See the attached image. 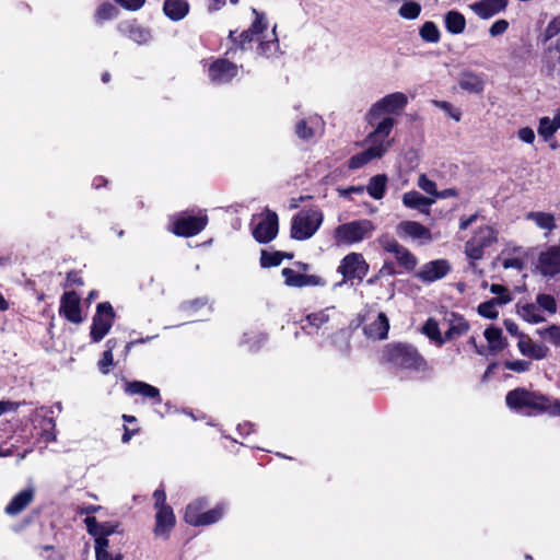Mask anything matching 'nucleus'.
Returning a JSON list of instances; mask_svg holds the SVG:
<instances>
[{
  "label": "nucleus",
  "instance_id": "41",
  "mask_svg": "<svg viewBox=\"0 0 560 560\" xmlns=\"http://www.w3.org/2000/svg\"><path fill=\"white\" fill-rule=\"evenodd\" d=\"M423 334L430 338L432 341L436 343V346L441 347L446 341L445 337H442L439 324L436 320L430 318L425 322L422 327Z\"/></svg>",
  "mask_w": 560,
  "mask_h": 560
},
{
  "label": "nucleus",
  "instance_id": "11",
  "mask_svg": "<svg viewBox=\"0 0 560 560\" xmlns=\"http://www.w3.org/2000/svg\"><path fill=\"white\" fill-rule=\"evenodd\" d=\"M378 245L387 253L394 255L397 262L407 270H412L417 266L416 256L405 246L400 245L393 236L382 234L377 238Z\"/></svg>",
  "mask_w": 560,
  "mask_h": 560
},
{
  "label": "nucleus",
  "instance_id": "56",
  "mask_svg": "<svg viewBox=\"0 0 560 560\" xmlns=\"http://www.w3.org/2000/svg\"><path fill=\"white\" fill-rule=\"evenodd\" d=\"M517 137L521 141L525 142V143H533L534 140H535V132L532 128L529 127H523L518 130L517 132Z\"/></svg>",
  "mask_w": 560,
  "mask_h": 560
},
{
  "label": "nucleus",
  "instance_id": "29",
  "mask_svg": "<svg viewBox=\"0 0 560 560\" xmlns=\"http://www.w3.org/2000/svg\"><path fill=\"white\" fill-rule=\"evenodd\" d=\"M174 525L175 516L172 508L159 509L156 513L154 534L156 536H167Z\"/></svg>",
  "mask_w": 560,
  "mask_h": 560
},
{
  "label": "nucleus",
  "instance_id": "19",
  "mask_svg": "<svg viewBox=\"0 0 560 560\" xmlns=\"http://www.w3.org/2000/svg\"><path fill=\"white\" fill-rule=\"evenodd\" d=\"M339 313L335 306H328L317 312L311 313L306 316L305 320L310 327L316 330L320 328H328L332 324L337 323Z\"/></svg>",
  "mask_w": 560,
  "mask_h": 560
},
{
  "label": "nucleus",
  "instance_id": "6",
  "mask_svg": "<svg viewBox=\"0 0 560 560\" xmlns=\"http://www.w3.org/2000/svg\"><path fill=\"white\" fill-rule=\"evenodd\" d=\"M375 231V224L369 219L353 220L338 225L332 238L338 246H351L370 238Z\"/></svg>",
  "mask_w": 560,
  "mask_h": 560
},
{
  "label": "nucleus",
  "instance_id": "14",
  "mask_svg": "<svg viewBox=\"0 0 560 560\" xmlns=\"http://www.w3.org/2000/svg\"><path fill=\"white\" fill-rule=\"evenodd\" d=\"M451 271V264L446 259L431 260L417 271L416 277L430 283L445 278Z\"/></svg>",
  "mask_w": 560,
  "mask_h": 560
},
{
  "label": "nucleus",
  "instance_id": "51",
  "mask_svg": "<svg viewBox=\"0 0 560 560\" xmlns=\"http://www.w3.org/2000/svg\"><path fill=\"white\" fill-rule=\"evenodd\" d=\"M418 186L420 189H422L424 192L433 196V198L436 195V184L427 177V175L421 174L418 178Z\"/></svg>",
  "mask_w": 560,
  "mask_h": 560
},
{
  "label": "nucleus",
  "instance_id": "33",
  "mask_svg": "<svg viewBox=\"0 0 560 560\" xmlns=\"http://www.w3.org/2000/svg\"><path fill=\"white\" fill-rule=\"evenodd\" d=\"M560 129V110L556 113L553 118L541 117L538 126V133L548 140Z\"/></svg>",
  "mask_w": 560,
  "mask_h": 560
},
{
  "label": "nucleus",
  "instance_id": "21",
  "mask_svg": "<svg viewBox=\"0 0 560 560\" xmlns=\"http://www.w3.org/2000/svg\"><path fill=\"white\" fill-rule=\"evenodd\" d=\"M506 4L505 0H480L469 4V8L480 19L487 20L503 11Z\"/></svg>",
  "mask_w": 560,
  "mask_h": 560
},
{
  "label": "nucleus",
  "instance_id": "47",
  "mask_svg": "<svg viewBox=\"0 0 560 560\" xmlns=\"http://www.w3.org/2000/svg\"><path fill=\"white\" fill-rule=\"evenodd\" d=\"M536 303L540 311L544 310L550 314H553L557 311L556 300L550 294H538Z\"/></svg>",
  "mask_w": 560,
  "mask_h": 560
},
{
  "label": "nucleus",
  "instance_id": "37",
  "mask_svg": "<svg viewBox=\"0 0 560 560\" xmlns=\"http://www.w3.org/2000/svg\"><path fill=\"white\" fill-rule=\"evenodd\" d=\"M486 340L488 341V348L490 352L497 353L505 347L502 338V330L500 328L490 327L483 332Z\"/></svg>",
  "mask_w": 560,
  "mask_h": 560
},
{
  "label": "nucleus",
  "instance_id": "45",
  "mask_svg": "<svg viewBox=\"0 0 560 560\" xmlns=\"http://www.w3.org/2000/svg\"><path fill=\"white\" fill-rule=\"evenodd\" d=\"M284 256L289 258L291 257V255H284L283 253L280 252L267 253L266 250H262L260 256V265L265 268L278 266L281 264L282 258Z\"/></svg>",
  "mask_w": 560,
  "mask_h": 560
},
{
  "label": "nucleus",
  "instance_id": "25",
  "mask_svg": "<svg viewBox=\"0 0 560 560\" xmlns=\"http://www.w3.org/2000/svg\"><path fill=\"white\" fill-rule=\"evenodd\" d=\"M520 352L528 358L541 360L547 357L548 348L541 343H535L530 338L522 336L517 342Z\"/></svg>",
  "mask_w": 560,
  "mask_h": 560
},
{
  "label": "nucleus",
  "instance_id": "61",
  "mask_svg": "<svg viewBox=\"0 0 560 560\" xmlns=\"http://www.w3.org/2000/svg\"><path fill=\"white\" fill-rule=\"evenodd\" d=\"M364 190L365 188L363 186H352L346 189H339L338 191L341 197H349L350 194L362 195Z\"/></svg>",
  "mask_w": 560,
  "mask_h": 560
},
{
  "label": "nucleus",
  "instance_id": "42",
  "mask_svg": "<svg viewBox=\"0 0 560 560\" xmlns=\"http://www.w3.org/2000/svg\"><path fill=\"white\" fill-rule=\"evenodd\" d=\"M108 539H96L95 553L96 560H121L119 555H112L108 550Z\"/></svg>",
  "mask_w": 560,
  "mask_h": 560
},
{
  "label": "nucleus",
  "instance_id": "1",
  "mask_svg": "<svg viewBox=\"0 0 560 560\" xmlns=\"http://www.w3.org/2000/svg\"><path fill=\"white\" fill-rule=\"evenodd\" d=\"M255 20L252 26L243 31L240 35V44L245 48L246 44L252 42L258 43V54L265 57H271L279 50V42L276 34V27L271 32H267L268 23L264 13H259L256 9H252Z\"/></svg>",
  "mask_w": 560,
  "mask_h": 560
},
{
  "label": "nucleus",
  "instance_id": "55",
  "mask_svg": "<svg viewBox=\"0 0 560 560\" xmlns=\"http://www.w3.org/2000/svg\"><path fill=\"white\" fill-rule=\"evenodd\" d=\"M508 27H509L508 21L498 20L491 25L489 33L491 36L495 37V36H499L501 34L505 33Z\"/></svg>",
  "mask_w": 560,
  "mask_h": 560
},
{
  "label": "nucleus",
  "instance_id": "10",
  "mask_svg": "<svg viewBox=\"0 0 560 560\" xmlns=\"http://www.w3.org/2000/svg\"><path fill=\"white\" fill-rule=\"evenodd\" d=\"M115 313L108 302L100 303L93 316L90 336L93 342H100L113 326Z\"/></svg>",
  "mask_w": 560,
  "mask_h": 560
},
{
  "label": "nucleus",
  "instance_id": "34",
  "mask_svg": "<svg viewBox=\"0 0 560 560\" xmlns=\"http://www.w3.org/2000/svg\"><path fill=\"white\" fill-rule=\"evenodd\" d=\"M224 514V508L222 505H218L214 509L207 511L202 514L201 518H197L192 516L191 512H189V524L194 526H203V525H210L219 520Z\"/></svg>",
  "mask_w": 560,
  "mask_h": 560
},
{
  "label": "nucleus",
  "instance_id": "59",
  "mask_svg": "<svg viewBox=\"0 0 560 560\" xmlns=\"http://www.w3.org/2000/svg\"><path fill=\"white\" fill-rule=\"evenodd\" d=\"M19 406H20V404L15 402V401H10V400L0 401V416H2L5 412H9V411H16Z\"/></svg>",
  "mask_w": 560,
  "mask_h": 560
},
{
  "label": "nucleus",
  "instance_id": "52",
  "mask_svg": "<svg viewBox=\"0 0 560 560\" xmlns=\"http://www.w3.org/2000/svg\"><path fill=\"white\" fill-rule=\"evenodd\" d=\"M113 365H114L113 352H110V350L104 351L102 358L100 359V361L97 363L100 371L103 374H108Z\"/></svg>",
  "mask_w": 560,
  "mask_h": 560
},
{
  "label": "nucleus",
  "instance_id": "13",
  "mask_svg": "<svg viewBox=\"0 0 560 560\" xmlns=\"http://www.w3.org/2000/svg\"><path fill=\"white\" fill-rule=\"evenodd\" d=\"M208 223L206 214L199 217L185 215L178 218L172 228V232L178 236H194L200 233Z\"/></svg>",
  "mask_w": 560,
  "mask_h": 560
},
{
  "label": "nucleus",
  "instance_id": "53",
  "mask_svg": "<svg viewBox=\"0 0 560 560\" xmlns=\"http://www.w3.org/2000/svg\"><path fill=\"white\" fill-rule=\"evenodd\" d=\"M84 523L86 525L88 533L94 536L96 540L100 536L101 523H98L94 516H86Z\"/></svg>",
  "mask_w": 560,
  "mask_h": 560
},
{
  "label": "nucleus",
  "instance_id": "32",
  "mask_svg": "<svg viewBox=\"0 0 560 560\" xmlns=\"http://www.w3.org/2000/svg\"><path fill=\"white\" fill-rule=\"evenodd\" d=\"M163 10L167 18L179 21L188 14L189 4L185 0H165Z\"/></svg>",
  "mask_w": 560,
  "mask_h": 560
},
{
  "label": "nucleus",
  "instance_id": "20",
  "mask_svg": "<svg viewBox=\"0 0 560 560\" xmlns=\"http://www.w3.org/2000/svg\"><path fill=\"white\" fill-rule=\"evenodd\" d=\"M281 273L284 278V283L288 287L303 288L322 284L319 277L314 275H304L291 268H283Z\"/></svg>",
  "mask_w": 560,
  "mask_h": 560
},
{
  "label": "nucleus",
  "instance_id": "43",
  "mask_svg": "<svg viewBox=\"0 0 560 560\" xmlns=\"http://www.w3.org/2000/svg\"><path fill=\"white\" fill-rule=\"evenodd\" d=\"M118 14V9L115 4L106 2L98 7L95 18L98 22L112 20Z\"/></svg>",
  "mask_w": 560,
  "mask_h": 560
},
{
  "label": "nucleus",
  "instance_id": "30",
  "mask_svg": "<svg viewBox=\"0 0 560 560\" xmlns=\"http://www.w3.org/2000/svg\"><path fill=\"white\" fill-rule=\"evenodd\" d=\"M125 390L129 395H141L149 398H154L156 404L161 402L160 390L144 382L133 381L126 383Z\"/></svg>",
  "mask_w": 560,
  "mask_h": 560
},
{
  "label": "nucleus",
  "instance_id": "54",
  "mask_svg": "<svg viewBox=\"0 0 560 560\" xmlns=\"http://www.w3.org/2000/svg\"><path fill=\"white\" fill-rule=\"evenodd\" d=\"M529 366H530V362L524 361V360L509 361L505 363V368L508 370L518 372V373L528 371Z\"/></svg>",
  "mask_w": 560,
  "mask_h": 560
},
{
  "label": "nucleus",
  "instance_id": "49",
  "mask_svg": "<svg viewBox=\"0 0 560 560\" xmlns=\"http://www.w3.org/2000/svg\"><path fill=\"white\" fill-rule=\"evenodd\" d=\"M433 104L440 109L444 110L454 120H460L462 112L459 108L454 107L452 104L445 101H433Z\"/></svg>",
  "mask_w": 560,
  "mask_h": 560
},
{
  "label": "nucleus",
  "instance_id": "35",
  "mask_svg": "<svg viewBox=\"0 0 560 560\" xmlns=\"http://www.w3.org/2000/svg\"><path fill=\"white\" fill-rule=\"evenodd\" d=\"M511 301L510 295L499 296L483 302L478 306V313L487 318L493 319L498 316L497 305H503Z\"/></svg>",
  "mask_w": 560,
  "mask_h": 560
},
{
  "label": "nucleus",
  "instance_id": "57",
  "mask_svg": "<svg viewBox=\"0 0 560 560\" xmlns=\"http://www.w3.org/2000/svg\"><path fill=\"white\" fill-rule=\"evenodd\" d=\"M153 498H154V506L156 510L159 509H163V508H170L167 504H166V494H165V491L163 489H156L153 493Z\"/></svg>",
  "mask_w": 560,
  "mask_h": 560
},
{
  "label": "nucleus",
  "instance_id": "5",
  "mask_svg": "<svg viewBox=\"0 0 560 560\" xmlns=\"http://www.w3.org/2000/svg\"><path fill=\"white\" fill-rule=\"evenodd\" d=\"M382 362L396 369L422 370L425 366L424 359L418 351L407 345H388L382 353Z\"/></svg>",
  "mask_w": 560,
  "mask_h": 560
},
{
  "label": "nucleus",
  "instance_id": "50",
  "mask_svg": "<svg viewBox=\"0 0 560 560\" xmlns=\"http://www.w3.org/2000/svg\"><path fill=\"white\" fill-rule=\"evenodd\" d=\"M560 33V14L555 16L544 31V39L549 40Z\"/></svg>",
  "mask_w": 560,
  "mask_h": 560
},
{
  "label": "nucleus",
  "instance_id": "58",
  "mask_svg": "<svg viewBox=\"0 0 560 560\" xmlns=\"http://www.w3.org/2000/svg\"><path fill=\"white\" fill-rule=\"evenodd\" d=\"M119 4L129 11H137L143 7L145 0H117Z\"/></svg>",
  "mask_w": 560,
  "mask_h": 560
},
{
  "label": "nucleus",
  "instance_id": "3",
  "mask_svg": "<svg viewBox=\"0 0 560 560\" xmlns=\"http://www.w3.org/2000/svg\"><path fill=\"white\" fill-rule=\"evenodd\" d=\"M407 104L408 96L405 93L394 92L387 94L371 106L365 116L366 121L373 129H376L377 125L384 120H392L390 133L396 124L394 116L399 115Z\"/></svg>",
  "mask_w": 560,
  "mask_h": 560
},
{
  "label": "nucleus",
  "instance_id": "15",
  "mask_svg": "<svg viewBox=\"0 0 560 560\" xmlns=\"http://www.w3.org/2000/svg\"><path fill=\"white\" fill-rule=\"evenodd\" d=\"M396 232L401 237H409L413 241L420 242L421 244L430 243L432 241L430 230L416 221H401L397 224Z\"/></svg>",
  "mask_w": 560,
  "mask_h": 560
},
{
  "label": "nucleus",
  "instance_id": "27",
  "mask_svg": "<svg viewBox=\"0 0 560 560\" xmlns=\"http://www.w3.org/2000/svg\"><path fill=\"white\" fill-rule=\"evenodd\" d=\"M458 84L463 90L475 94L481 93L485 89V80L482 75L472 71L462 72L458 79Z\"/></svg>",
  "mask_w": 560,
  "mask_h": 560
},
{
  "label": "nucleus",
  "instance_id": "48",
  "mask_svg": "<svg viewBox=\"0 0 560 560\" xmlns=\"http://www.w3.org/2000/svg\"><path fill=\"white\" fill-rule=\"evenodd\" d=\"M207 506V502L203 499H198L195 502L190 503L185 511V521L189 524V512H191L192 516L197 518H201L205 513L203 510Z\"/></svg>",
  "mask_w": 560,
  "mask_h": 560
},
{
  "label": "nucleus",
  "instance_id": "46",
  "mask_svg": "<svg viewBox=\"0 0 560 560\" xmlns=\"http://www.w3.org/2000/svg\"><path fill=\"white\" fill-rule=\"evenodd\" d=\"M421 5L417 2H406L399 9V15L407 20H415L420 15Z\"/></svg>",
  "mask_w": 560,
  "mask_h": 560
},
{
  "label": "nucleus",
  "instance_id": "28",
  "mask_svg": "<svg viewBox=\"0 0 560 560\" xmlns=\"http://www.w3.org/2000/svg\"><path fill=\"white\" fill-rule=\"evenodd\" d=\"M448 328L445 332L446 340H453L466 335L469 330L468 322L460 315L452 313L447 318Z\"/></svg>",
  "mask_w": 560,
  "mask_h": 560
},
{
  "label": "nucleus",
  "instance_id": "8",
  "mask_svg": "<svg viewBox=\"0 0 560 560\" xmlns=\"http://www.w3.org/2000/svg\"><path fill=\"white\" fill-rule=\"evenodd\" d=\"M498 242V231L488 224L480 225L465 244V255L470 260H480L485 250Z\"/></svg>",
  "mask_w": 560,
  "mask_h": 560
},
{
  "label": "nucleus",
  "instance_id": "38",
  "mask_svg": "<svg viewBox=\"0 0 560 560\" xmlns=\"http://www.w3.org/2000/svg\"><path fill=\"white\" fill-rule=\"evenodd\" d=\"M446 30L452 34H460L466 27L465 16L457 11H450L445 15Z\"/></svg>",
  "mask_w": 560,
  "mask_h": 560
},
{
  "label": "nucleus",
  "instance_id": "62",
  "mask_svg": "<svg viewBox=\"0 0 560 560\" xmlns=\"http://www.w3.org/2000/svg\"><path fill=\"white\" fill-rule=\"evenodd\" d=\"M547 334L551 342H553L557 346H560V327L551 326L547 330Z\"/></svg>",
  "mask_w": 560,
  "mask_h": 560
},
{
  "label": "nucleus",
  "instance_id": "18",
  "mask_svg": "<svg viewBox=\"0 0 560 560\" xmlns=\"http://www.w3.org/2000/svg\"><path fill=\"white\" fill-rule=\"evenodd\" d=\"M60 314L71 323L80 324L82 322L80 298L75 292L70 291L62 295L60 301Z\"/></svg>",
  "mask_w": 560,
  "mask_h": 560
},
{
  "label": "nucleus",
  "instance_id": "60",
  "mask_svg": "<svg viewBox=\"0 0 560 560\" xmlns=\"http://www.w3.org/2000/svg\"><path fill=\"white\" fill-rule=\"evenodd\" d=\"M115 528H116V526L110 523H102L100 536L97 539H101V538L107 539V537L115 532Z\"/></svg>",
  "mask_w": 560,
  "mask_h": 560
},
{
  "label": "nucleus",
  "instance_id": "31",
  "mask_svg": "<svg viewBox=\"0 0 560 560\" xmlns=\"http://www.w3.org/2000/svg\"><path fill=\"white\" fill-rule=\"evenodd\" d=\"M389 322L384 313H380L376 319L364 327L365 335L372 339H384L387 337Z\"/></svg>",
  "mask_w": 560,
  "mask_h": 560
},
{
  "label": "nucleus",
  "instance_id": "40",
  "mask_svg": "<svg viewBox=\"0 0 560 560\" xmlns=\"http://www.w3.org/2000/svg\"><path fill=\"white\" fill-rule=\"evenodd\" d=\"M518 314L528 323L537 324L545 320L539 307L533 303L522 305L518 310Z\"/></svg>",
  "mask_w": 560,
  "mask_h": 560
},
{
  "label": "nucleus",
  "instance_id": "23",
  "mask_svg": "<svg viewBox=\"0 0 560 560\" xmlns=\"http://www.w3.org/2000/svg\"><path fill=\"white\" fill-rule=\"evenodd\" d=\"M323 128L320 117L314 115L305 119H301L295 126V133L300 139L308 140L318 133Z\"/></svg>",
  "mask_w": 560,
  "mask_h": 560
},
{
  "label": "nucleus",
  "instance_id": "39",
  "mask_svg": "<svg viewBox=\"0 0 560 560\" xmlns=\"http://www.w3.org/2000/svg\"><path fill=\"white\" fill-rule=\"evenodd\" d=\"M386 183H387L386 175H384V174L375 175L370 179L365 189L372 198L378 200L384 197V194L386 190Z\"/></svg>",
  "mask_w": 560,
  "mask_h": 560
},
{
  "label": "nucleus",
  "instance_id": "36",
  "mask_svg": "<svg viewBox=\"0 0 560 560\" xmlns=\"http://www.w3.org/2000/svg\"><path fill=\"white\" fill-rule=\"evenodd\" d=\"M119 30L126 34H128L129 38L135 40L136 43L142 44L150 40L151 35L149 31L133 24V23H121L119 24Z\"/></svg>",
  "mask_w": 560,
  "mask_h": 560
},
{
  "label": "nucleus",
  "instance_id": "2",
  "mask_svg": "<svg viewBox=\"0 0 560 560\" xmlns=\"http://www.w3.org/2000/svg\"><path fill=\"white\" fill-rule=\"evenodd\" d=\"M392 120H384L377 125L376 129H373L366 137L369 148L349 160V167L357 170L369 163L374 159L382 158L388 148L392 145V140H388L389 128Z\"/></svg>",
  "mask_w": 560,
  "mask_h": 560
},
{
  "label": "nucleus",
  "instance_id": "7",
  "mask_svg": "<svg viewBox=\"0 0 560 560\" xmlns=\"http://www.w3.org/2000/svg\"><path fill=\"white\" fill-rule=\"evenodd\" d=\"M324 214L318 209L299 211L291 222V237L296 241L311 238L320 228Z\"/></svg>",
  "mask_w": 560,
  "mask_h": 560
},
{
  "label": "nucleus",
  "instance_id": "63",
  "mask_svg": "<svg viewBox=\"0 0 560 560\" xmlns=\"http://www.w3.org/2000/svg\"><path fill=\"white\" fill-rule=\"evenodd\" d=\"M478 219V214H472L469 217H462L459 219V229L467 230L472 223H475Z\"/></svg>",
  "mask_w": 560,
  "mask_h": 560
},
{
  "label": "nucleus",
  "instance_id": "12",
  "mask_svg": "<svg viewBox=\"0 0 560 560\" xmlns=\"http://www.w3.org/2000/svg\"><path fill=\"white\" fill-rule=\"evenodd\" d=\"M369 271V265L360 253H350L346 255L338 267V272L345 280L363 279Z\"/></svg>",
  "mask_w": 560,
  "mask_h": 560
},
{
  "label": "nucleus",
  "instance_id": "24",
  "mask_svg": "<svg viewBox=\"0 0 560 560\" xmlns=\"http://www.w3.org/2000/svg\"><path fill=\"white\" fill-rule=\"evenodd\" d=\"M34 494L35 491L33 488H26L20 491L5 506L4 512L11 516L20 514L34 500Z\"/></svg>",
  "mask_w": 560,
  "mask_h": 560
},
{
  "label": "nucleus",
  "instance_id": "17",
  "mask_svg": "<svg viewBox=\"0 0 560 560\" xmlns=\"http://www.w3.org/2000/svg\"><path fill=\"white\" fill-rule=\"evenodd\" d=\"M542 71L550 78L560 75V37L546 48L542 57Z\"/></svg>",
  "mask_w": 560,
  "mask_h": 560
},
{
  "label": "nucleus",
  "instance_id": "9",
  "mask_svg": "<svg viewBox=\"0 0 560 560\" xmlns=\"http://www.w3.org/2000/svg\"><path fill=\"white\" fill-rule=\"evenodd\" d=\"M253 236L259 243H269L278 234V215L276 212H266L253 218Z\"/></svg>",
  "mask_w": 560,
  "mask_h": 560
},
{
  "label": "nucleus",
  "instance_id": "64",
  "mask_svg": "<svg viewBox=\"0 0 560 560\" xmlns=\"http://www.w3.org/2000/svg\"><path fill=\"white\" fill-rule=\"evenodd\" d=\"M101 509V505H83L78 509V513L80 515L91 516V514L98 512Z\"/></svg>",
  "mask_w": 560,
  "mask_h": 560
},
{
  "label": "nucleus",
  "instance_id": "22",
  "mask_svg": "<svg viewBox=\"0 0 560 560\" xmlns=\"http://www.w3.org/2000/svg\"><path fill=\"white\" fill-rule=\"evenodd\" d=\"M401 201L405 207L418 210L419 212L429 215L430 207L435 202V199L424 197L417 190H411L402 195Z\"/></svg>",
  "mask_w": 560,
  "mask_h": 560
},
{
  "label": "nucleus",
  "instance_id": "16",
  "mask_svg": "<svg viewBox=\"0 0 560 560\" xmlns=\"http://www.w3.org/2000/svg\"><path fill=\"white\" fill-rule=\"evenodd\" d=\"M237 72L238 68L236 65L226 59H218L209 68V78L215 84H223L236 77Z\"/></svg>",
  "mask_w": 560,
  "mask_h": 560
},
{
  "label": "nucleus",
  "instance_id": "26",
  "mask_svg": "<svg viewBox=\"0 0 560 560\" xmlns=\"http://www.w3.org/2000/svg\"><path fill=\"white\" fill-rule=\"evenodd\" d=\"M525 218L535 223L538 229L545 231V235H548L557 228L556 217L549 212L530 211L526 213Z\"/></svg>",
  "mask_w": 560,
  "mask_h": 560
},
{
  "label": "nucleus",
  "instance_id": "44",
  "mask_svg": "<svg viewBox=\"0 0 560 560\" xmlns=\"http://www.w3.org/2000/svg\"><path fill=\"white\" fill-rule=\"evenodd\" d=\"M420 36L429 43H436L440 39V32L433 22H425L420 28Z\"/></svg>",
  "mask_w": 560,
  "mask_h": 560
},
{
  "label": "nucleus",
  "instance_id": "4",
  "mask_svg": "<svg viewBox=\"0 0 560 560\" xmlns=\"http://www.w3.org/2000/svg\"><path fill=\"white\" fill-rule=\"evenodd\" d=\"M506 405L516 410L524 408L533 409L536 412H548L551 416H560V402L528 392L523 388L511 390L506 395Z\"/></svg>",
  "mask_w": 560,
  "mask_h": 560
}]
</instances>
